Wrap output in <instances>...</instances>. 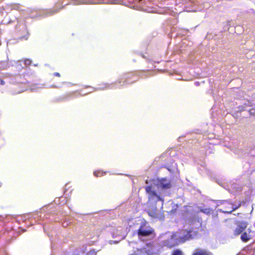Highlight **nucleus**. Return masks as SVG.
I'll return each instance as SVG.
<instances>
[{"mask_svg":"<svg viewBox=\"0 0 255 255\" xmlns=\"http://www.w3.org/2000/svg\"><path fill=\"white\" fill-rule=\"evenodd\" d=\"M117 235H118V234H116V233H113V236H117Z\"/></svg>","mask_w":255,"mask_h":255,"instance_id":"obj_23","label":"nucleus"},{"mask_svg":"<svg viewBox=\"0 0 255 255\" xmlns=\"http://www.w3.org/2000/svg\"><path fill=\"white\" fill-rule=\"evenodd\" d=\"M192 255H213L210 252L202 249H197Z\"/></svg>","mask_w":255,"mask_h":255,"instance_id":"obj_11","label":"nucleus"},{"mask_svg":"<svg viewBox=\"0 0 255 255\" xmlns=\"http://www.w3.org/2000/svg\"><path fill=\"white\" fill-rule=\"evenodd\" d=\"M172 255H183V254L180 250H176L173 252Z\"/></svg>","mask_w":255,"mask_h":255,"instance_id":"obj_14","label":"nucleus"},{"mask_svg":"<svg viewBox=\"0 0 255 255\" xmlns=\"http://www.w3.org/2000/svg\"><path fill=\"white\" fill-rule=\"evenodd\" d=\"M118 82L120 83L122 82V80L121 79H119L118 81Z\"/></svg>","mask_w":255,"mask_h":255,"instance_id":"obj_24","label":"nucleus"},{"mask_svg":"<svg viewBox=\"0 0 255 255\" xmlns=\"http://www.w3.org/2000/svg\"><path fill=\"white\" fill-rule=\"evenodd\" d=\"M2 186V183L0 182V187Z\"/></svg>","mask_w":255,"mask_h":255,"instance_id":"obj_27","label":"nucleus"},{"mask_svg":"<svg viewBox=\"0 0 255 255\" xmlns=\"http://www.w3.org/2000/svg\"><path fill=\"white\" fill-rule=\"evenodd\" d=\"M138 2L140 4H145V0H137Z\"/></svg>","mask_w":255,"mask_h":255,"instance_id":"obj_17","label":"nucleus"},{"mask_svg":"<svg viewBox=\"0 0 255 255\" xmlns=\"http://www.w3.org/2000/svg\"><path fill=\"white\" fill-rule=\"evenodd\" d=\"M0 84L2 85L4 84V82L3 80H0Z\"/></svg>","mask_w":255,"mask_h":255,"instance_id":"obj_22","label":"nucleus"},{"mask_svg":"<svg viewBox=\"0 0 255 255\" xmlns=\"http://www.w3.org/2000/svg\"><path fill=\"white\" fill-rule=\"evenodd\" d=\"M89 255H96V252L94 251H91L88 253Z\"/></svg>","mask_w":255,"mask_h":255,"instance_id":"obj_18","label":"nucleus"},{"mask_svg":"<svg viewBox=\"0 0 255 255\" xmlns=\"http://www.w3.org/2000/svg\"><path fill=\"white\" fill-rule=\"evenodd\" d=\"M215 208L219 206H223L222 209H219L221 212L226 213H231L233 211L238 209L239 206H236L233 204L228 200H217L216 202Z\"/></svg>","mask_w":255,"mask_h":255,"instance_id":"obj_5","label":"nucleus"},{"mask_svg":"<svg viewBox=\"0 0 255 255\" xmlns=\"http://www.w3.org/2000/svg\"><path fill=\"white\" fill-rule=\"evenodd\" d=\"M57 12V10H51V9H42L36 11L35 14H32L31 15V17L32 18L36 17H46L48 16H50Z\"/></svg>","mask_w":255,"mask_h":255,"instance_id":"obj_7","label":"nucleus"},{"mask_svg":"<svg viewBox=\"0 0 255 255\" xmlns=\"http://www.w3.org/2000/svg\"><path fill=\"white\" fill-rule=\"evenodd\" d=\"M105 174H106V172H103V171H100V170L95 171L94 172V175L96 177H100L101 176H103Z\"/></svg>","mask_w":255,"mask_h":255,"instance_id":"obj_12","label":"nucleus"},{"mask_svg":"<svg viewBox=\"0 0 255 255\" xmlns=\"http://www.w3.org/2000/svg\"><path fill=\"white\" fill-rule=\"evenodd\" d=\"M196 236V232L192 230L189 231L183 230L174 234L167 232L162 234L159 237L161 246L172 248L180 243H184L186 240L193 239Z\"/></svg>","mask_w":255,"mask_h":255,"instance_id":"obj_2","label":"nucleus"},{"mask_svg":"<svg viewBox=\"0 0 255 255\" xmlns=\"http://www.w3.org/2000/svg\"><path fill=\"white\" fill-rule=\"evenodd\" d=\"M170 181L166 178L159 180L156 185H151L145 187V191L148 196V202L151 204L160 202L163 205L164 196L169 194L168 190L171 187Z\"/></svg>","mask_w":255,"mask_h":255,"instance_id":"obj_1","label":"nucleus"},{"mask_svg":"<svg viewBox=\"0 0 255 255\" xmlns=\"http://www.w3.org/2000/svg\"><path fill=\"white\" fill-rule=\"evenodd\" d=\"M167 169H168V170L169 171L171 172V170L170 169H169V168H168Z\"/></svg>","mask_w":255,"mask_h":255,"instance_id":"obj_26","label":"nucleus"},{"mask_svg":"<svg viewBox=\"0 0 255 255\" xmlns=\"http://www.w3.org/2000/svg\"><path fill=\"white\" fill-rule=\"evenodd\" d=\"M23 63L25 66H27L30 64L31 61L29 59H26L24 60Z\"/></svg>","mask_w":255,"mask_h":255,"instance_id":"obj_15","label":"nucleus"},{"mask_svg":"<svg viewBox=\"0 0 255 255\" xmlns=\"http://www.w3.org/2000/svg\"><path fill=\"white\" fill-rule=\"evenodd\" d=\"M253 160L255 161V156H254L253 157Z\"/></svg>","mask_w":255,"mask_h":255,"instance_id":"obj_25","label":"nucleus"},{"mask_svg":"<svg viewBox=\"0 0 255 255\" xmlns=\"http://www.w3.org/2000/svg\"><path fill=\"white\" fill-rule=\"evenodd\" d=\"M54 75L56 76H57V77H60V75L59 73L58 72H55L54 73Z\"/></svg>","mask_w":255,"mask_h":255,"instance_id":"obj_19","label":"nucleus"},{"mask_svg":"<svg viewBox=\"0 0 255 255\" xmlns=\"http://www.w3.org/2000/svg\"><path fill=\"white\" fill-rule=\"evenodd\" d=\"M137 236L142 241L152 239L155 237L153 229L146 224H141L137 230Z\"/></svg>","mask_w":255,"mask_h":255,"instance_id":"obj_3","label":"nucleus"},{"mask_svg":"<svg viewBox=\"0 0 255 255\" xmlns=\"http://www.w3.org/2000/svg\"><path fill=\"white\" fill-rule=\"evenodd\" d=\"M211 210L213 211V209H211ZM200 211L206 214H209L210 213L211 210L209 208H206L204 209H201Z\"/></svg>","mask_w":255,"mask_h":255,"instance_id":"obj_13","label":"nucleus"},{"mask_svg":"<svg viewBox=\"0 0 255 255\" xmlns=\"http://www.w3.org/2000/svg\"><path fill=\"white\" fill-rule=\"evenodd\" d=\"M228 191L233 193H236L241 190L242 187L237 183L230 184L227 185Z\"/></svg>","mask_w":255,"mask_h":255,"instance_id":"obj_10","label":"nucleus"},{"mask_svg":"<svg viewBox=\"0 0 255 255\" xmlns=\"http://www.w3.org/2000/svg\"><path fill=\"white\" fill-rule=\"evenodd\" d=\"M247 227L246 222H238L236 224V227L234 231V235L238 236L242 233Z\"/></svg>","mask_w":255,"mask_h":255,"instance_id":"obj_9","label":"nucleus"},{"mask_svg":"<svg viewBox=\"0 0 255 255\" xmlns=\"http://www.w3.org/2000/svg\"><path fill=\"white\" fill-rule=\"evenodd\" d=\"M246 106H250V102H248V103H245Z\"/></svg>","mask_w":255,"mask_h":255,"instance_id":"obj_21","label":"nucleus"},{"mask_svg":"<svg viewBox=\"0 0 255 255\" xmlns=\"http://www.w3.org/2000/svg\"><path fill=\"white\" fill-rule=\"evenodd\" d=\"M159 250V246L152 242L146 244L145 247L137 250L136 255H152L156 254Z\"/></svg>","mask_w":255,"mask_h":255,"instance_id":"obj_4","label":"nucleus"},{"mask_svg":"<svg viewBox=\"0 0 255 255\" xmlns=\"http://www.w3.org/2000/svg\"><path fill=\"white\" fill-rule=\"evenodd\" d=\"M106 88V87H105V88ZM102 89H105V88H103Z\"/></svg>","mask_w":255,"mask_h":255,"instance_id":"obj_28","label":"nucleus"},{"mask_svg":"<svg viewBox=\"0 0 255 255\" xmlns=\"http://www.w3.org/2000/svg\"><path fill=\"white\" fill-rule=\"evenodd\" d=\"M120 236L121 237V240H123V239H125V234H124L123 235H120Z\"/></svg>","mask_w":255,"mask_h":255,"instance_id":"obj_20","label":"nucleus"},{"mask_svg":"<svg viewBox=\"0 0 255 255\" xmlns=\"http://www.w3.org/2000/svg\"><path fill=\"white\" fill-rule=\"evenodd\" d=\"M241 236V239L244 242H247L252 239L255 236V234L250 228L245 230Z\"/></svg>","mask_w":255,"mask_h":255,"instance_id":"obj_8","label":"nucleus"},{"mask_svg":"<svg viewBox=\"0 0 255 255\" xmlns=\"http://www.w3.org/2000/svg\"><path fill=\"white\" fill-rule=\"evenodd\" d=\"M147 212L149 216L154 219L162 221L164 219L163 213L158 210L156 207H154L151 209H148Z\"/></svg>","mask_w":255,"mask_h":255,"instance_id":"obj_6","label":"nucleus"},{"mask_svg":"<svg viewBox=\"0 0 255 255\" xmlns=\"http://www.w3.org/2000/svg\"><path fill=\"white\" fill-rule=\"evenodd\" d=\"M246 110L249 111L250 115H255V109H249V110L246 109Z\"/></svg>","mask_w":255,"mask_h":255,"instance_id":"obj_16","label":"nucleus"}]
</instances>
